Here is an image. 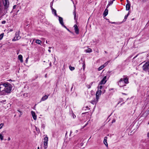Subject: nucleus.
I'll return each mask as SVG.
<instances>
[{
	"mask_svg": "<svg viewBox=\"0 0 149 149\" xmlns=\"http://www.w3.org/2000/svg\"><path fill=\"white\" fill-rule=\"evenodd\" d=\"M6 102V100H3L0 102L2 103H4Z\"/></svg>",
	"mask_w": 149,
	"mask_h": 149,
	"instance_id": "c9c22d12",
	"label": "nucleus"
},
{
	"mask_svg": "<svg viewBox=\"0 0 149 149\" xmlns=\"http://www.w3.org/2000/svg\"><path fill=\"white\" fill-rule=\"evenodd\" d=\"M108 22H109V23H111L112 24H115L116 23V22H110L109 21Z\"/></svg>",
	"mask_w": 149,
	"mask_h": 149,
	"instance_id": "58836bf2",
	"label": "nucleus"
},
{
	"mask_svg": "<svg viewBox=\"0 0 149 149\" xmlns=\"http://www.w3.org/2000/svg\"><path fill=\"white\" fill-rule=\"evenodd\" d=\"M55 61H54V64H55Z\"/></svg>",
	"mask_w": 149,
	"mask_h": 149,
	"instance_id": "774afa93",
	"label": "nucleus"
},
{
	"mask_svg": "<svg viewBox=\"0 0 149 149\" xmlns=\"http://www.w3.org/2000/svg\"><path fill=\"white\" fill-rule=\"evenodd\" d=\"M109 62V61H108L103 65L104 66V67L106 66L108 64Z\"/></svg>",
	"mask_w": 149,
	"mask_h": 149,
	"instance_id": "2f4dec72",
	"label": "nucleus"
},
{
	"mask_svg": "<svg viewBox=\"0 0 149 149\" xmlns=\"http://www.w3.org/2000/svg\"><path fill=\"white\" fill-rule=\"evenodd\" d=\"M54 61H56V58L55 57L54 58Z\"/></svg>",
	"mask_w": 149,
	"mask_h": 149,
	"instance_id": "864d4df0",
	"label": "nucleus"
},
{
	"mask_svg": "<svg viewBox=\"0 0 149 149\" xmlns=\"http://www.w3.org/2000/svg\"><path fill=\"white\" fill-rule=\"evenodd\" d=\"M6 23V21L5 20L2 21L1 22L2 24H5Z\"/></svg>",
	"mask_w": 149,
	"mask_h": 149,
	"instance_id": "4c0bfd02",
	"label": "nucleus"
},
{
	"mask_svg": "<svg viewBox=\"0 0 149 149\" xmlns=\"http://www.w3.org/2000/svg\"><path fill=\"white\" fill-rule=\"evenodd\" d=\"M143 70L149 72V61L146 62L143 65Z\"/></svg>",
	"mask_w": 149,
	"mask_h": 149,
	"instance_id": "20e7f679",
	"label": "nucleus"
},
{
	"mask_svg": "<svg viewBox=\"0 0 149 149\" xmlns=\"http://www.w3.org/2000/svg\"><path fill=\"white\" fill-rule=\"evenodd\" d=\"M3 85L4 87L2 89L1 91L0 92V95H5L10 93L12 89V85L8 83H4Z\"/></svg>",
	"mask_w": 149,
	"mask_h": 149,
	"instance_id": "f257e3e1",
	"label": "nucleus"
},
{
	"mask_svg": "<svg viewBox=\"0 0 149 149\" xmlns=\"http://www.w3.org/2000/svg\"><path fill=\"white\" fill-rule=\"evenodd\" d=\"M8 141H10V137H8Z\"/></svg>",
	"mask_w": 149,
	"mask_h": 149,
	"instance_id": "09e8293b",
	"label": "nucleus"
},
{
	"mask_svg": "<svg viewBox=\"0 0 149 149\" xmlns=\"http://www.w3.org/2000/svg\"><path fill=\"white\" fill-rule=\"evenodd\" d=\"M49 65L50 66H51V63L50 62V63H49Z\"/></svg>",
	"mask_w": 149,
	"mask_h": 149,
	"instance_id": "5fc2aeb1",
	"label": "nucleus"
},
{
	"mask_svg": "<svg viewBox=\"0 0 149 149\" xmlns=\"http://www.w3.org/2000/svg\"><path fill=\"white\" fill-rule=\"evenodd\" d=\"M128 17V16H127V15H125V17H124V19L123 20V22H125L126 21V20L127 19V18Z\"/></svg>",
	"mask_w": 149,
	"mask_h": 149,
	"instance_id": "473e14b6",
	"label": "nucleus"
},
{
	"mask_svg": "<svg viewBox=\"0 0 149 149\" xmlns=\"http://www.w3.org/2000/svg\"><path fill=\"white\" fill-rule=\"evenodd\" d=\"M107 137L105 136L104 137V143L106 147L108 146V144L107 142Z\"/></svg>",
	"mask_w": 149,
	"mask_h": 149,
	"instance_id": "2eb2a0df",
	"label": "nucleus"
},
{
	"mask_svg": "<svg viewBox=\"0 0 149 149\" xmlns=\"http://www.w3.org/2000/svg\"><path fill=\"white\" fill-rule=\"evenodd\" d=\"M104 68V66L103 65H102L101 66H100L98 68V71H100L102 70L103 68Z\"/></svg>",
	"mask_w": 149,
	"mask_h": 149,
	"instance_id": "bb28decb",
	"label": "nucleus"
},
{
	"mask_svg": "<svg viewBox=\"0 0 149 149\" xmlns=\"http://www.w3.org/2000/svg\"><path fill=\"white\" fill-rule=\"evenodd\" d=\"M58 20L59 22L61 24V25H63L64 24L63 21V18L62 17H60L59 16H58Z\"/></svg>",
	"mask_w": 149,
	"mask_h": 149,
	"instance_id": "4468645a",
	"label": "nucleus"
},
{
	"mask_svg": "<svg viewBox=\"0 0 149 149\" xmlns=\"http://www.w3.org/2000/svg\"><path fill=\"white\" fill-rule=\"evenodd\" d=\"M131 5L130 3H127L126 5V10H129L130 8Z\"/></svg>",
	"mask_w": 149,
	"mask_h": 149,
	"instance_id": "dca6fc26",
	"label": "nucleus"
},
{
	"mask_svg": "<svg viewBox=\"0 0 149 149\" xmlns=\"http://www.w3.org/2000/svg\"><path fill=\"white\" fill-rule=\"evenodd\" d=\"M49 95H45L44 96H43L41 98L40 102L44 101L47 99Z\"/></svg>",
	"mask_w": 149,
	"mask_h": 149,
	"instance_id": "f8f14e48",
	"label": "nucleus"
},
{
	"mask_svg": "<svg viewBox=\"0 0 149 149\" xmlns=\"http://www.w3.org/2000/svg\"><path fill=\"white\" fill-rule=\"evenodd\" d=\"M4 125V124L3 123H1L0 124V129L2 128V127Z\"/></svg>",
	"mask_w": 149,
	"mask_h": 149,
	"instance_id": "72a5a7b5",
	"label": "nucleus"
},
{
	"mask_svg": "<svg viewBox=\"0 0 149 149\" xmlns=\"http://www.w3.org/2000/svg\"><path fill=\"white\" fill-rule=\"evenodd\" d=\"M115 121H116V120L115 119H113L112 120V123H113L115 122Z\"/></svg>",
	"mask_w": 149,
	"mask_h": 149,
	"instance_id": "ea45409f",
	"label": "nucleus"
},
{
	"mask_svg": "<svg viewBox=\"0 0 149 149\" xmlns=\"http://www.w3.org/2000/svg\"><path fill=\"white\" fill-rule=\"evenodd\" d=\"M124 103H125V102H123V103L122 104H121V105H122V104H124Z\"/></svg>",
	"mask_w": 149,
	"mask_h": 149,
	"instance_id": "bf43d9fd",
	"label": "nucleus"
},
{
	"mask_svg": "<svg viewBox=\"0 0 149 149\" xmlns=\"http://www.w3.org/2000/svg\"><path fill=\"white\" fill-rule=\"evenodd\" d=\"M18 58L20 61L22 63L23 62V57L21 55H18Z\"/></svg>",
	"mask_w": 149,
	"mask_h": 149,
	"instance_id": "aec40b11",
	"label": "nucleus"
},
{
	"mask_svg": "<svg viewBox=\"0 0 149 149\" xmlns=\"http://www.w3.org/2000/svg\"><path fill=\"white\" fill-rule=\"evenodd\" d=\"M106 79L107 77L106 76H104L100 82L99 85L105 84L107 81V80H106Z\"/></svg>",
	"mask_w": 149,
	"mask_h": 149,
	"instance_id": "1a4fd4ad",
	"label": "nucleus"
},
{
	"mask_svg": "<svg viewBox=\"0 0 149 149\" xmlns=\"http://www.w3.org/2000/svg\"><path fill=\"white\" fill-rule=\"evenodd\" d=\"M37 149H40V148H39V147H38Z\"/></svg>",
	"mask_w": 149,
	"mask_h": 149,
	"instance_id": "0e129e2a",
	"label": "nucleus"
},
{
	"mask_svg": "<svg viewBox=\"0 0 149 149\" xmlns=\"http://www.w3.org/2000/svg\"><path fill=\"white\" fill-rule=\"evenodd\" d=\"M69 68H70V70L71 71H72V70H74L75 69V68L74 67H72L71 66H69Z\"/></svg>",
	"mask_w": 149,
	"mask_h": 149,
	"instance_id": "7c9ffc66",
	"label": "nucleus"
},
{
	"mask_svg": "<svg viewBox=\"0 0 149 149\" xmlns=\"http://www.w3.org/2000/svg\"><path fill=\"white\" fill-rule=\"evenodd\" d=\"M104 52L106 54H107V53H108L106 51H104Z\"/></svg>",
	"mask_w": 149,
	"mask_h": 149,
	"instance_id": "8fccbe9b",
	"label": "nucleus"
},
{
	"mask_svg": "<svg viewBox=\"0 0 149 149\" xmlns=\"http://www.w3.org/2000/svg\"><path fill=\"white\" fill-rule=\"evenodd\" d=\"M147 136L149 138V132L147 133Z\"/></svg>",
	"mask_w": 149,
	"mask_h": 149,
	"instance_id": "49530a36",
	"label": "nucleus"
},
{
	"mask_svg": "<svg viewBox=\"0 0 149 149\" xmlns=\"http://www.w3.org/2000/svg\"><path fill=\"white\" fill-rule=\"evenodd\" d=\"M48 140V138L47 135H46L44 139V149H46L47 147Z\"/></svg>",
	"mask_w": 149,
	"mask_h": 149,
	"instance_id": "7ed1b4c3",
	"label": "nucleus"
},
{
	"mask_svg": "<svg viewBox=\"0 0 149 149\" xmlns=\"http://www.w3.org/2000/svg\"><path fill=\"white\" fill-rule=\"evenodd\" d=\"M6 12H5L4 10V7H3L1 1H0V13H3L4 15L6 14Z\"/></svg>",
	"mask_w": 149,
	"mask_h": 149,
	"instance_id": "6e6552de",
	"label": "nucleus"
},
{
	"mask_svg": "<svg viewBox=\"0 0 149 149\" xmlns=\"http://www.w3.org/2000/svg\"><path fill=\"white\" fill-rule=\"evenodd\" d=\"M16 5H14L13 6V9H15L16 8Z\"/></svg>",
	"mask_w": 149,
	"mask_h": 149,
	"instance_id": "a18cd8bd",
	"label": "nucleus"
},
{
	"mask_svg": "<svg viewBox=\"0 0 149 149\" xmlns=\"http://www.w3.org/2000/svg\"><path fill=\"white\" fill-rule=\"evenodd\" d=\"M74 27V29L75 30V32L77 34H79V30L78 28V27L76 24H75Z\"/></svg>",
	"mask_w": 149,
	"mask_h": 149,
	"instance_id": "9d476101",
	"label": "nucleus"
},
{
	"mask_svg": "<svg viewBox=\"0 0 149 149\" xmlns=\"http://www.w3.org/2000/svg\"><path fill=\"white\" fill-rule=\"evenodd\" d=\"M137 56H135V57H134V58H136Z\"/></svg>",
	"mask_w": 149,
	"mask_h": 149,
	"instance_id": "052dcab7",
	"label": "nucleus"
},
{
	"mask_svg": "<svg viewBox=\"0 0 149 149\" xmlns=\"http://www.w3.org/2000/svg\"><path fill=\"white\" fill-rule=\"evenodd\" d=\"M31 113L33 119L35 120H36L37 119V116L36 115L35 112L34 111H31Z\"/></svg>",
	"mask_w": 149,
	"mask_h": 149,
	"instance_id": "ddd939ff",
	"label": "nucleus"
},
{
	"mask_svg": "<svg viewBox=\"0 0 149 149\" xmlns=\"http://www.w3.org/2000/svg\"><path fill=\"white\" fill-rule=\"evenodd\" d=\"M41 41L40 40L38 39H37L36 40V43L40 45V43H41Z\"/></svg>",
	"mask_w": 149,
	"mask_h": 149,
	"instance_id": "393cba45",
	"label": "nucleus"
},
{
	"mask_svg": "<svg viewBox=\"0 0 149 149\" xmlns=\"http://www.w3.org/2000/svg\"><path fill=\"white\" fill-rule=\"evenodd\" d=\"M73 14L74 16V20L77 22V19L76 18V8H75L74 9L73 12Z\"/></svg>",
	"mask_w": 149,
	"mask_h": 149,
	"instance_id": "a211bd4d",
	"label": "nucleus"
},
{
	"mask_svg": "<svg viewBox=\"0 0 149 149\" xmlns=\"http://www.w3.org/2000/svg\"><path fill=\"white\" fill-rule=\"evenodd\" d=\"M88 122H87L84 125V126L83 127V128L85 127H86L88 124Z\"/></svg>",
	"mask_w": 149,
	"mask_h": 149,
	"instance_id": "e433bc0d",
	"label": "nucleus"
},
{
	"mask_svg": "<svg viewBox=\"0 0 149 149\" xmlns=\"http://www.w3.org/2000/svg\"><path fill=\"white\" fill-rule=\"evenodd\" d=\"M18 111H19H19H21L19 110H18Z\"/></svg>",
	"mask_w": 149,
	"mask_h": 149,
	"instance_id": "338daca9",
	"label": "nucleus"
},
{
	"mask_svg": "<svg viewBox=\"0 0 149 149\" xmlns=\"http://www.w3.org/2000/svg\"><path fill=\"white\" fill-rule=\"evenodd\" d=\"M67 30L68 31H69V32H70V33H72L71 31L68 29H67Z\"/></svg>",
	"mask_w": 149,
	"mask_h": 149,
	"instance_id": "c03bdc74",
	"label": "nucleus"
},
{
	"mask_svg": "<svg viewBox=\"0 0 149 149\" xmlns=\"http://www.w3.org/2000/svg\"><path fill=\"white\" fill-rule=\"evenodd\" d=\"M52 3H53V2H51V3L50 4H52Z\"/></svg>",
	"mask_w": 149,
	"mask_h": 149,
	"instance_id": "13d9d810",
	"label": "nucleus"
},
{
	"mask_svg": "<svg viewBox=\"0 0 149 149\" xmlns=\"http://www.w3.org/2000/svg\"><path fill=\"white\" fill-rule=\"evenodd\" d=\"M129 15H130V13H129V11L128 13V14L126 15H127V16L128 17Z\"/></svg>",
	"mask_w": 149,
	"mask_h": 149,
	"instance_id": "de8ad7c7",
	"label": "nucleus"
},
{
	"mask_svg": "<svg viewBox=\"0 0 149 149\" xmlns=\"http://www.w3.org/2000/svg\"><path fill=\"white\" fill-rule=\"evenodd\" d=\"M3 5L4 6V10L5 12H7V9L9 7V3L8 1H5V3H3Z\"/></svg>",
	"mask_w": 149,
	"mask_h": 149,
	"instance_id": "39448f33",
	"label": "nucleus"
},
{
	"mask_svg": "<svg viewBox=\"0 0 149 149\" xmlns=\"http://www.w3.org/2000/svg\"><path fill=\"white\" fill-rule=\"evenodd\" d=\"M94 82H92L89 85H87L86 86L87 88L89 89L91 88V86L94 83Z\"/></svg>",
	"mask_w": 149,
	"mask_h": 149,
	"instance_id": "b1692460",
	"label": "nucleus"
},
{
	"mask_svg": "<svg viewBox=\"0 0 149 149\" xmlns=\"http://www.w3.org/2000/svg\"><path fill=\"white\" fill-rule=\"evenodd\" d=\"M73 88V86H72L71 88V90L72 91V88Z\"/></svg>",
	"mask_w": 149,
	"mask_h": 149,
	"instance_id": "e2e57ef3",
	"label": "nucleus"
},
{
	"mask_svg": "<svg viewBox=\"0 0 149 149\" xmlns=\"http://www.w3.org/2000/svg\"><path fill=\"white\" fill-rule=\"evenodd\" d=\"M52 3H53V2H51V3L50 4H52Z\"/></svg>",
	"mask_w": 149,
	"mask_h": 149,
	"instance_id": "4d7b16f0",
	"label": "nucleus"
},
{
	"mask_svg": "<svg viewBox=\"0 0 149 149\" xmlns=\"http://www.w3.org/2000/svg\"><path fill=\"white\" fill-rule=\"evenodd\" d=\"M62 26H63V27H64L65 28V29H68V28H67V27H66V26H65L64 25V24H63V25H62Z\"/></svg>",
	"mask_w": 149,
	"mask_h": 149,
	"instance_id": "a19ab883",
	"label": "nucleus"
},
{
	"mask_svg": "<svg viewBox=\"0 0 149 149\" xmlns=\"http://www.w3.org/2000/svg\"><path fill=\"white\" fill-rule=\"evenodd\" d=\"M19 112L20 113V115L19 116V117L21 116V115H22V112L21 111H19Z\"/></svg>",
	"mask_w": 149,
	"mask_h": 149,
	"instance_id": "37998d69",
	"label": "nucleus"
},
{
	"mask_svg": "<svg viewBox=\"0 0 149 149\" xmlns=\"http://www.w3.org/2000/svg\"><path fill=\"white\" fill-rule=\"evenodd\" d=\"M6 131H2L1 134H0V139L1 141H2L3 140V135L4 134L6 133Z\"/></svg>",
	"mask_w": 149,
	"mask_h": 149,
	"instance_id": "9b49d317",
	"label": "nucleus"
},
{
	"mask_svg": "<svg viewBox=\"0 0 149 149\" xmlns=\"http://www.w3.org/2000/svg\"><path fill=\"white\" fill-rule=\"evenodd\" d=\"M52 3H53V2H51V3L50 4H52Z\"/></svg>",
	"mask_w": 149,
	"mask_h": 149,
	"instance_id": "6e6d98bb",
	"label": "nucleus"
},
{
	"mask_svg": "<svg viewBox=\"0 0 149 149\" xmlns=\"http://www.w3.org/2000/svg\"><path fill=\"white\" fill-rule=\"evenodd\" d=\"M10 31H13V30H12V29H11L10 30Z\"/></svg>",
	"mask_w": 149,
	"mask_h": 149,
	"instance_id": "69168bd1",
	"label": "nucleus"
},
{
	"mask_svg": "<svg viewBox=\"0 0 149 149\" xmlns=\"http://www.w3.org/2000/svg\"><path fill=\"white\" fill-rule=\"evenodd\" d=\"M85 51L86 53H91L92 52V50L90 48H88L87 49H86L85 50Z\"/></svg>",
	"mask_w": 149,
	"mask_h": 149,
	"instance_id": "5701e85b",
	"label": "nucleus"
},
{
	"mask_svg": "<svg viewBox=\"0 0 149 149\" xmlns=\"http://www.w3.org/2000/svg\"><path fill=\"white\" fill-rule=\"evenodd\" d=\"M82 68L83 70L84 71L85 68V61H83L82 63Z\"/></svg>",
	"mask_w": 149,
	"mask_h": 149,
	"instance_id": "a878e982",
	"label": "nucleus"
},
{
	"mask_svg": "<svg viewBox=\"0 0 149 149\" xmlns=\"http://www.w3.org/2000/svg\"><path fill=\"white\" fill-rule=\"evenodd\" d=\"M98 101V100L96 99V100L95 99L93 100H92L90 102L93 104H96Z\"/></svg>",
	"mask_w": 149,
	"mask_h": 149,
	"instance_id": "f3484780",
	"label": "nucleus"
},
{
	"mask_svg": "<svg viewBox=\"0 0 149 149\" xmlns=\"http://www.w3.org/2000/svg\"><path fill=\"white\" fill-rule=\"evenodd\" d=\"M113 1L112 0H110L109 2L108 5L110 6L112 5L113 3Z\"/></svg>",
	"mask_w": 149,
	"mask_h": 149,
	"instance_id": "cd10ccee",
	"label": "nucleus"
},
{
	"mask_svg": "<svg viewBox=\"0 0 149 149\" xmlns=\"http://www.w3.org/2000/svg\"><path fill=\"white\" fill-rule=\"evenodd\" d=\"M123 95H126V94L125 93H123Z\"/></svg>",
	"mask_w": 149,
	"mask_h": 149,
	"instance_id": "680f3d73",
	"label": "nucleus"
},
{
	"mask_svg": "<svg viewBox=\"0 0 149 149\" xmlns=\"http://www.w3.org/2000/svg\"><path fill=\"white\" fill-rule=\"evenodd\" d=\"M4 83L1 82V83L0 84V92L2 90V89L3 88V87H4L3 84Z\"/></svg>",
	"mask_w": 149,
	"mask_h": 149,
	"instance_id": "412c9836",
	"label": "nucleus"
},
{
	"mask_svg": "<svg viewBox=\"0 0 149 149\" xmlns=\"http://www.w3.org/2000/svg\"><path fill=\"white\" fill-rule=\"evenodd\" d=\"M102 88V86L99 85H98L97 87V89H100V90H101Z\"/></svg>",
	"mask_w": 149,
	"mask_h": 149,
	"instance_id": "c85d7f7f",
	"label": "nucleus"
},
{
	"mask_svg": "<svg viewBox=\"0 0 149 149\" xmlns=\"http://www.w3.org/2000/svg\"><path fill=\"white\" fill-rule=\"evenodd\" d=\"M102 91L100 89H97L96 93V98L97 100H99V97L101 95Z\"/></svg>",
	"mask_w": 149,
	"mask_h": 149,
	"instance_id": "0eeeda50",
	"label": "nucleus"
},
{
	"mask_svg": "<svg viewBox=\"0 0 149 149\" xmlns=\"http://www.w3.org/2000/svg\"><path fill=\"white\" fill-rule=\"evenodd\" d=\"M127 3H130V2L128 0H126Z\"/></svg>",
	"mask_w": 149,
	"mask_h": 149,
	"instance_id": "79ce46f5",
	"label": "nucleus"
},
{
	"mask_svg": "<svg viewBox=\"0 0 149 149\" xmlns=\"http://www.w3.org/2000/svg\"><path fill=\"white\" fill-rule=\"evenodd\" d=\"M86 109H88V106H86Z\"/></svg>",
	"mask_w": 149,
	"mask_h": 149,
	"instance_id": "603ef678",
	"label": "nucleus"
},
{
	"mask_svg": "<svg viewBox=\"0 0 149 149\" xmlns=\"http://www.w3.org/2000/svg\"><path fill=\"white\" fill-rule=\"evenodd\" d=\"M123 77L121 78L120 80L118 82V84L120 87L123 86H126L125 84L121 85V82L122 81L124 82V83L125 84H127L129 83L128 81V78L127 77L126 75H123Z\"/></svg>",
	"mask_w": 149,
	"mask_h": 149,
	"instance_id": "f03ea898",
	"label": "nucleus"
},
{
	"mask_svg": "<svg viewBox=\"0 0 149 149\" xmlns=\"http://www.w3.org/2000/svg\"><path fill=\"white\" fill-rule=\"evenodd\" d=\"M41 127L43 129H44L45 127V125L43 123H42L41 124Z\"/></svg>",
	"mask_w": 149,
	"mask_h": 149,
	"instance_id": "f704fd0d",
	"label": "nucleus"
},
{
	"mask_svg": "<svg viewBox=\"0 0 149 149\" xmlns=\"http://www.w3.org/2000/svg\"><path fill=\"white\" fill-rule=\"evenodd\" d=\"M51 8H52V13L55 16H56V17H58V16L57 15L56 10L54 9H53L52 7Z\"/></svg>",
	"mask_w": 149,
	"mask_h": 149,
	"instance_id": "6ab92c4d",
	"label": "nucleus"
},
{
	"mask_svg": "<svg viewBox=\"0 0 149 149\" xmlns=\"http://www.w3.org/2000/svg\"><path fill=\"white\" fill-rule=\"evenodd\" d=\"M48 52H49L50 53V52H51V50H50V49H49V50H48Z\"/></svg>",
	"mask_w": 149,
	"mask_h": 149,
	"instance_id": "3c124183",
	"label": "nucleus"
},
{
	"mask_svg": "<svg viewBox=\"0 0 149 149\" xmlns=\"http://www.w3.org/2000/svg\"><path fill=\"white\" fill-rule=\"evenodd\" d=\"M16 32L15 34V36L13 40V41H15L19 39L21 37L19 36V32Z\"/></svg>",
	"mask_w": 149,
	"mask_h": 149,
	"instance_id": "423d86ee",
	"label": "nucleus"
},
{
	"mask_svg": "<svg viewBox=\"0 0 149 149\" xmlns=\"http://www.w3.org/2000/svg\"><path fill=\"white\" fill-rule=\"evenodd\" d=\"M108 10L106 9L104 12L103 15L104 16H106L108 14Z\"/></svg>",
	"mask_w": 149,
	"mask_h": 149,
	"instance_id": "4be33fe9",
	"label": "nucleus"
},
{
	"mask_svg": "<svg viewBox=\"0 0 149 149\" xmlns=\"http://www.w3.org/2000/svg\"><path fill=\"white\" fill-rule=\"evenodd\" d=\"M4 35V33H1L0 35V40H1L3 38Z\"/></svg>",
	"mask_w": 149,
	"mask_h": 149,
	"instance_id": "c756f323",
	"label": "nucleus"
}]
</instances>
